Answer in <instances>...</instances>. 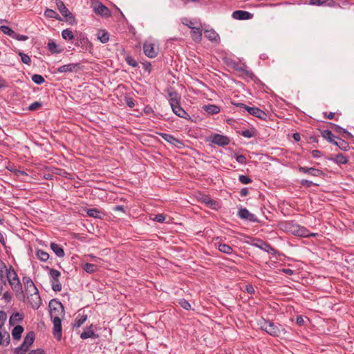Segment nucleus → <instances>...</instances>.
<instances>
[{
	"label": "nucleus",
	"instance_id": "nucleus-1",
	"mask_svg": "<svg viewBox=\"0 0 354 354\" xmlns=\"http://www.w3.org/2000/svg\"><path fill=\"white\" fill-rule=\"evenodd\" d=\"M259 325L263 330L273 337H279L282 333H286L285 328L281 324L270 320L262 319Z\"/></svg>",
	"mask_w": 354,
	"mask_h": 354
},
{
	"label": "nucleus",
	"instance_id": "nucleus-2",
	"mask_svg": "<svg viewBox=\"0 0 354 354\" xmlns=\"http://www.w3.org/2000/svg\"><path fill=\"white\" fill-rule=\"evenodd\" d=\"M74 44L81 48L80 52L82 53H91L93 50V45L88 39L86 34L80 31L75 33Z\"/></svg>",
	"mask_w": 354,
	"mask_h": 354
},
{
	"label": "nucleus",
	"instance_id": "nucleus-3",
	"mask_svg": "<svg viewBox=\"0 0 354 354\" xmlns=\"http://www.w3.org/2000/svg\"><path fill=\"white\" fill-rule=\"evenodd\" d=\"M232 104L237 107H239L241 109H243L245 111H247L249 114L259 118L263 120H266L268 115L267 113L261 110V109L256 107V106H249L243 103L238 102L234 103L232 102Z\"/></svg>",
	"mask_w": 354,
	"mask_h": 354
},
{
	"label": "nucleus",
	"instance_id": "nucleus-4",
	"mask_svg": "<svg viewBox=\"0 0 354 354\" xmlns=\"http://www.w3.org/2000/svg\"><path fill=\"white\" fill-rule=\"evenodd\" d=\"M50 315L52 319L57 318L62 319L64 316V308L62 304L56 300L52 299L49 302Z\"/></svg>",
	"mask_w": 354,
	"mask_h": 354
},
{
	"label": "nucleus",
	"instance_id": "nucleus-5",
	"mask_svg": "<svg viewBox=\"0 0 354 354\" xmlns=\"http://www.w3.org/2000/svg\"><path fill=\"white\" fill-rule=\"evenodd\" d=\"M55 3L57 9L68 24L75 25L77 24V21L75 15L65 6L64 2L62 0H56Z\"/></svg>",
	"mask_w": 354,
	"mask_h": 354
},
{
	"label": "nucleus",
	"instance_id": "nucleus-6",
	"mask_svg": "<svg viewBox=\"0 0 354 354\" xmlns=\"http://www.w3.org/2000/svg\"><path fill=\"white\" fill-rule=\"evenodd\" d=\"M7 278L12 289L19 292L22 290V286L15 270L10 267L7 273Z\"/></svg>",
	"mask_w": 354,
	"mask_h": 354
},
{
	"label": "nucleus",
	"instance_id": "nucleus-7",
	"mask_svg": "<svg viewBox=\"0 0 354 354\" xmlns=\"http://www.w3.org/2000/svg\"><path fill=\"white\" fill-rule=\"evenodd\" d=\"M207 141L218 145L219 147H225L230 144V138L227 136L213 133L207 138Z\"/></svg>",
	"mask_w": 354,
	"mask_h": 354
},
{
	"label": "nucleus",
	"instance_id": "nucleus-8",
	"mask_svg": "<svg viewBox=\"0 0 354 354\" xmlns=\"http://www.w3.org/2000/svg\"><path fill=\"white\" fill-rule=\"evenodd\" d=\"M35 339V333L29 332L25 337L22 344L15 349L16 354H24L26 353L29 346L32 344Z\"/></svg>",
	"mask_w": 354,
	"mask_h": 354
},
{
	"label": "nucleus",
	"instance_id": "nucleus-9",
	"mask_svg": "<svg viewBox=\"0 0 354 354\" xmlns=\"http://www.w3.org/2000/svg\"><path fill=\"white\" fill-rule=\"evenodd\" d=\"M92 6L95 14L104 17H109L111 16V11L109 9L98 0L92 1Z\"/></svg>",
	"mask_w": 354,
	"mask_h": 354
},
{
	"label": "nucleus",
	"instance_id": "nucleus-10",
	"mask_svg": "<svg viewBox=\"0 0 354 354\" xmlns=\"http://www.w3.org/2000/svg\"><path fill=\"white\" fill-rule=\"evenodd\" d=\"M165 92L167 94V100H169L170 106H174V104H178V102H180V96L178 93V92L172 87L167 88Z\"/></svg>",
	"mask_w": 354,
	"mask_h": 354
},
{
	"label": "nucleus",
	"instance_id": "nucleus-11",
	"mask_svg": "<svg viewBox=\"0 0 354 354\" xmlns=\"http://www.w3.org/2000/svg\"><path fill=\"white\" fill-rule=\"evenodd\" d=\"M84 211L89 217L104 220L106 216V214L104 211L97 208H85Z\"/></svg>",
	"mask_w": 354,
	"mask_h": 354
},
{
	"label": "nucleus",
	"instance_id": "nucleus-12",
	"mask_svg": "<svg viewBox=\"0 0 354 354\" xmlns=\"http://www.w3.org/2000/svg\"><path fill=\"white\" fill-rule=\"evenodd\" d=\"M238 216L240 218L251 222H259L256 216L250 213L245 207L240 208L238 211Z\"/></svg>",
	"mask_w": 354,
	"mask_h": 354
},
{
	"label": "nucleus",
	"instance_id": "nucleus-13",
	"mask_svg": "<svg viewBox=\"0 0 354 354\" xmlns=\"http://www.w3.org/2000/svg\"><path fill=\"white\" fill-rule=\"evenodd\" d=\"M298 171L303 174H306L312 176H324V173L322 170L315 168V167H306L299 166Z\"/></svg>",
	"mask_w": 354,
	"mask_h": 354
},
{
	"label": "nucleus",
	"instance_id": "nucleus-14",
	"mask_svg": "<svg viewBox=\"0 0 354 354\" xmlns=\"http://www.w3.org/2000/svg\"><path fill=\"white\" fill-rule=\"evenodd\" d=\"M328 124L335 133H341L344 139L349 140L353 138V134L346 129L333 122H329Z\"/></svg>",
	"mask_w": 354,
	"mask_h": 354
},
{
	"label": "nucleus",
	"instance_id": "nucleus-15",
	"mask_svg": "<svg viewBox=\"0 0 354 354\" xmlns=\"http://www.w3.org/2000/svg\"><path fill=\"white\" fill-rule=\"evenodd\" d=\"M82 66L80 63H71L59 66L57 71L58 73H72L76 71L78 69H81Z\"/></svg>",
	"mask_w": 354,
	"mask_h": 354
},
{
	"label": "nucleus",
	"instance_id": "nucleus-16",
	"mask_svg": "<svg viewBox=\"0 0 354 354\" xmlns=\"http://www.w3.org/2000/svg\"><path fill=\"white\" fill-rule=\"evenodd\" d=\"M172 111L178 117L186 119L191 120V117L187 113V112L180 106V102H178V104H174V106H171Z\"/></svg>",
	"mask_w": 354,
	"mask_h": 354
},
{
	"label": "nucleus",
	"instance_id": "nucleus-17",
	"mask_svg": "<svg viewBox=\"0 0 354 354\" xmlns=\"http://www.w3.org/2000/svg\"><path fill=\"white\" fill-rule=\"evenodd\" d=\"M232 18L237 20H248L253 17V14L245 10H235L232 14Z\"/></svg>",
	"mask_w": 354,
	"mask_h": 354
},
{
	"label": "nucleus",
	"instance_id": "nucleus-18",
	"mask_svg": "<svg viewBox=\"0 0 354 354\" xmlns=\"http://www.w3.org/2000/svg\"><path fill=\"white\" fill-rule=\"evenodd\" d=\"M28 298L31 306L33 308H39L41 304V300L39 295L38 290L37 291H33L32 293L30 294V297H28Z\"/></svg>",
	"mask_w": 354,
	"mask_h": 354
},
{
	"label": "nucleus",
	"instance_id": "nucleus-19",
	"mask_svg": "<svg viewBox=\"0 0 354 354\" xmlns=\"http://www.w3.org/2000/svg\"><path fill=\"white\" fill-rule=\"evenodd\" d=\"M143 51L145 55L149 57H156L158 53L155 49L154 44L151 43H145L143 45Z\"/></svg>",
	"mask_w": 354,
	"mask_h": 354
},
{
	"label": "nucleus",
	"instance_id": "nucleus-20",
	"mask_svg": "<svg viewBox=\"0 0 354 354\" xmlns=\"http://www.w3.org/2000/svg\"><path fill=\"white\" fill-rule=\"evenodd\" d=\"M61 319L59 318L53 319V335L57 340H60L62 336Z\"/></svg>",
	"mask_w": 354,
	"mask_h": 354
},
{
	"label": "nucleus",
	"instance_id": "nucleus-21",
	"mask_svg": "<svg viewBox=\"0 0 354 354\" xmlns=\"http://www.w3.org/2000/svg\"><path fill=\"white\" fill-rule=\"evenodd\" d=\"M332 144L344 151H348L351 149L348 142L339 136L335 138V142H332Z\"/></svg>",
	"mask_w": 354,
	"mask_h": 354
},
{
	"label": "nucleus",
	"instance_id": "nucleus-22",
	"mask_svg": "<svg viewBox=\"0 0 354 354\" xmlns=\"http://www.w3.org/2000/svg\"><path fill=\"white\" fill-rule=\"evenodd\" d=\"M47 48L52 54H59L64 51V48L57 45L52 39H48Z\"/></svg>",
	"mask_w": 354,
	"mask_h": 354
},
{
	"label": "nucleus",
	"instance_id": "nucleus-23",
	"mask_svg": "<svg viewBox=\"0 0 354 354\" xmlns=\"http://www.w3.org/2000/svg\"><path fill=\"white\" fill-rule=\"evenodd\" d=\"M201 201L213 209H218L220 207L218 203L207 195H203Z\"/></svg>",
	"mask_w": 354,
	"mask_h": 354
},
{
	"label": "nucleus",
	"instance_id": "nucleus-24",
	"mask_svg": "<svg viewBox=\"0 0 354 354\" xmlns=\"http://www.w3.org/2000/svg\"><path fill=\"white\" fill-rule=\"evenodd\" d=\"M327 159L337 165H346L348 162V158L343 155L342 153H338L335 155L334 157H328L327 158Z\"/></svg>",
	"mask_w": 354,
	"mask_h": 354
},
{
	"label": "nucleus",
	"instance_id": "nucleus-25",
	"mask_svg": "<svg viewBox=\"0 0 354 354\" xmlns=\"http://www.w3.org/2000/svg\"><path fill=\"white\" fill-rule=\"evenodd\" d=\"M317 235H318L317 233L310 232L306 227L301 225H299L296 232V236L301 237L316 236Z\"/></svg>",
	"mask_w": 354,
	"mask_h": 354
},
{
	"label": "nucleus",
	"instance_id": "nucleus-26",
	"mask_svg": "<svg viewBox=\"0 0 354 354\" xmlns=\"http://www.w3.org/2000/svg\"><path fill=\"white\" fill-rule=\"evenodd\" d=\"M96 37L102 44H106L109 41L110 35L107 30L100 29L97 32Z\"/></svg>",
	"mask_w": 354,
	"mask_h": 354
},
{
	"label": "nucleus",
	"instance_id": "nucleus-27",
	"mask_svg": "<svg viewBox=\"0 0 354 354\" xmlns=\"http://www.w3.org/2000/svg\"><path fill=\"white\" fill-rule=\"evenodd\" d=\"M202 109L209 115L217 114L221 111V108L216 104H206L203 106Z\"/></svg>",
	"mask_w": 354,
	"mask_h": 354
},
{
	"label": "nucleus",
	"instance_id": "nucleus-28",
	"mask_svg": "<svg viewBox=\"0 0 354 354\" xmlns=\"http://www.w3.org/2000/svg\"><path fill=\"white\" fill-rule=\"evenodd\" d=\"M49 171H51L52 174L60 176L62 177L66 178H71L70 176L71 174L67 172L65 169L55 167H51L49 168Z\"/></svg>",
	"mask_w": 354,
	"mask_h": 354
},
{
	"label": "nucleus",
	"instance_id": "nucleus-29",
	"mask_svg": "<svg viewBox=\"0 0 354 354\" xmlns=\"http://www.w3.org/2000/svg\"><path fill=\"white\" fill-rule=\"evenodd\" d=\"M320 131L321 136L326 140L328 142H335V138L336 137L329 129H318Z\"/></svg>",
	"mask_w": 354,
	"mask_h": 354
},
{
	"label": "nucleus",
	"instance_id": "nucleus-30",
	"mask_svg": "<svg viewBox=\"0 0 354 354\" xmlns=\"http://www.w3.org/2000/svg\"><path fill=\"white\" fill-rule=\"evenodd\" d=\"M205 37L211 41H219L220 37L218 34L213 29L206 30L205 31Z\"/></svg>",
	"mask_w": 354,
	"mask_h": 354
},
{
	"label": "nucleus",
	"instance_id": "nucleus-31",
	"mask_svg": "<svg viewBox=\"0 0 354 354\" xmlns=\"http://www.w3.org/2000/svg\"><path fill=\"white\" fill-rule=\"evenodd\" d=\"M223 61L226 65L232 68L234 70H235L236 71H242L241 69V66H240L239 64L237 62H236L235 60H234L231 58L224 57L223 59Z\"/></svg>",
	"mask_w": 354,
	"mask_h": 354
},
{
	"label": "nucleus",
	"instance_id": "nucleus-32",
	"mask_svg": "<svg viewBox=\"0 0 354 354\" xmlns=\"http://www.w3.org/2000/svg\"><path fill=\"white\" fill-rule=\"evenodd\" d=\"M191 36L194 41H200L202 39V31L200 28L190 27Z\"/></svg>",
	"mask_w": 354,
	"mask_h": 354
},
{
	"label": "nucleus",
	"instance_id": "nucleus-33",
	"mask_svg": "<svg viewBox=\"0 0 354 354\" xmlns=\"http://www.w3.org/2000/svg\"><path fill=\"white\" fill-rule=\"evenodd\" d=\"M238 133L239 134L247 138H251L255 137L257 135V131L254 127H252L250 129H245L241 131H238Z\"/></svg>",
	"mask_w": 354,
	"mask_h": 354
},
{
	"label": "nucleus",
	"instance_id": "nucleus-34",
	"mask_svg": "<svg viewBox=\"0 0 354 354\" xmlns=\"http://www.w3.org/2000/svg\"><path fill=\"white\" fill-rule=\"evenodd\" d=\"M299 225L292 221L286 222L284 225V227L286 231L296 236L297 230H298Z\"/></svg>",
	"mask_w": 354,
	"mask_h": 354
},
{
	"label": "nucleus",
	"instance_id": "nucleus-35",
	"mask_svg": "<svg viewBox=\"0 0 354 354\" xmlns=\"http://www.w3.org/2000/svg\"><path fill=\"white\" fill-rule=\"evenodd\" d=\"M92 326L90 327H88L84 332H82L80 335V337L83 339L89 338V337H93V338H98L99 335L97 334H95L94 331L91 329Z\"/></svg>",
	"mask_w": 354,
	"mask_h": 354
},
{
	"label": "nucleus",
	"instance_id": "nucleus-36",
	"mask_svg": "<svg viewBox=\"0 0 354 354\" xmlns=\"http://www.w3.org/2000/svg\"><path fill=\"white\" fill-rule=\"evenodd\" d=\"M62 37L64 40L72 41L75 39V34L69 28H66L62 32Z\"/></svg>",
	"mask_w": 354,
	"mask_h": 354
},
{
	"label": "nucleus",
	"instance_id": "nucleus-37",
	"mask_svg": "<svg viewBox=\"0 0 354 354\" xmlns=\"http://www.w3.org/2000/svg\"><path fill=\"white\" fill-rule=\"evenodd\" d=\"M24 283L27 291L32 292L33 291L37 290V288L35 286L33 281L30 278H24Z\"/></svg>",
	"mask_w": 354,
	"mask_h": 354
},
{
	"label": "nucleus",
	"instance_id": "nucleus-38",
	"mask_svg": "<svg viewBox=\"0 0 354 354\" xmlns=\"http://www.w3.org/2000/svg\"><path fill=\"white\" fill-rule=\"evenodd\" d=\"M22 319L23 315L19 313H15L10 316L9 322L10 325L14 326L17 323L21 322Z\"/></svg>",
	"mask_w": 354,
	"mask_h": 354
},
{
	"label": "nucleus",
	"instance_id": "nucleus-39",
	"mask_svg": "<svg viewBox=\"0 0 354 354\" xmlns=\"http://www.w3.org/2000/svg\"><path fill=\"white\" fill-rule=\"evenodd\" d=\"M44 16L46 17L50 18V19H56L59 21L62 20V19L59 17V15H58V13L56 11H55L54 10H52L50 8L46 9V10L44 11Z\"/></svg>",
	"mask_w": 354,
	"mask_h": 354
},
{
	"label": "nucleus",
	"instance_id": "nucleus-40",
	"mask_svg": "<svg viewBox=\"0 0 354 354\" xmlns=\"http://www.w3.org/2000/svg\"><path fill=\"white\" fill-rule=\"evenodd\" d=\"M86 319H87L86 315H80L79 314L74 321V323L73 324V327H75V328L80 327L86 322Z\"/></svg>",
	"mask_w": 354,
	"mask_h": 354
},
{
	"label": "nucleus",
	"instance_id": "nucleus-41",
	"mask_svg": "<svg viewBox=\"0 0 354 354\" xmlns=\"http://www.w3.org/2000/svg\"><path fill=\"white\" fill-rule=\"evenodd\" d=\"M24 331V328L21 326L17 325L14 327L12 331V335L13 339H19L21 337V334Z\"/></svg>",
	"mask_w": 354,
	"mask_h": 354
},
{
	"label": "nucleus",
	"instance_id": "nucleus-42",
	"mask_svg": "<svg viewBox=\"0 0 354 354\" xmlns=\"http://www.w3.org/2000/svg\"><path fill=\"white\" fill-rule=\"evenodd\" d=\"M10 342V335L8 333L0 330V345H8Z\"/></svg>",
	"mask_w": 354,
	"mask_h": 354
},
{
	"label": "nucleus",
	"instance_id": "nucleus-43",
	"mask_svg": "<svg viewBox=\"0 0 354 354\" xmlns=\"http://www.w3.org/2000/svg\"><path fill=\"white\" fill-rule=\"evenodd\" d=\"M156 133L161 136L166 142H167L170 145L174 144V142L176 138L174 136L166 133L156 132Z\"/></svg>",
	"mask_w": 354,
	"mask_h": 354
},
{
	"label": "nucleus",
	"instance_id": "nucleus-44",
	"mask_svg": "<svg viewBox=\"0 0 354 354\" xmlns=\"http://www.w3.org/2000/svg\"><path fill=\"white\" fill-rule=\"evenodd\" d=\"M51 249L59 257H63L64 256V252L60 245H50Z\"/></svg>",
	"mask_w": 354,
	"mask_h": 354
},
{
	"label": "nucleus",
	"instance_id": "nucleus-45",
	"mask_svg": "<svg viewBox=\"0 0 354 354\" xmlns=\"http://www.w3.org/2000/svg\"><path fill=\"white\" fill-rule=\"evenodd\" d=\"M31 79H32V81L37 85H41L45 82L44 77L42 75H39V74L32 75L31 77Z\"/></svg>",
	"mask_w": 354,
	"mask_h": 354
},
{
	"label": "nucleus",
	"instance_id": "nucleus-46",
	"mask_svg": "<svg viewBox=\"0 0 354 354\" xmlns=\"http://www.w3.org/2000/svg\"><path fill=\"white\" fill-rule=\"evenodd\" d=\"M83 270L88 273H93L97 270V266L94 264L86 263L82 266Z\"/></svg>",
	"mask_w": 354,
	"mask_h": 354
},
{
	"label": "nucleus",
	"instance_id": "nucleus-47",
	"mask_svg": "<svg viewBox=\"0 0 354 354\" xmlns=\"http://www.w3.org/2000/svg\"><path fill=\"white\" fill-rule=\"evenodd\" d=\"M256 246L259 247L261 250L269 253L274 254L276 253V250L271 247V245H255Z\"/></svg>",
	"mask_w": 354,
	"mask_h": 354
},
{
	"label": "nucleus",
	"instance_id": "nucleus-48",
	"mask_svg": "<svg viewBox=\"0 0 354 354\" xmlns=\"http://www.w3.org/2000/svg\"><path fill=\"white\" fill-rule=\"evenodd\" d=\"M50 284L52 289L55 292H59L62 290V284L59 279L50 280Z\"/></svg>",
	"mask_w": 354,
	"mask_h": 354
},
{
	"label": "nucleus",
	"instance_id": "nucleus-49",
	"mask_svg": "<svg viewBox=\"0 0 354 354\" xmlns=\"http://www.w3.org/2000/svg\"><path fill=\"white\" fill-rule=\"evenodd\" d=\"M18 55L20 56L21 61L24 64H28V65L30 64L31 59H30V56L28 54L24 53L21 52V51H19Z\"/></svg>",
	"mask_w": 354,
	"mask_h": 354
},
{
	"label": "nucleus",
	"instance_id": "nucleus-50",
	"mask_svg": "<svg viewBox=\"0 0 354 354\" xmlns=\"http://www.w3.org/2000/svg\"><path fill=\"white\" fill-rule=\"evenodd\" d=\"M0 30L5 35L12 38L15 31L8 26H1Z\"/></svg>",
	"mask_w": 354,
	"mask_h": 354
},
{
	"label": "nucleus",
	"instance_id": "nucleus-51",
	"mask_svg": "<svg viewBox=\"0 0 354 354\" xmlns=\"http://www.w3.org/2000/svg\"><path fill=\"white\" fill-rule=\"evenodd\" d=\"M218 249L219 251L225 254H231L233 251L230 245H218Z\"/></svg>",
	"mask_w": 354,
	"mask_h": 354
},
{
	"label": "nucleus",
	"instance_id": "nucleus-52",
	"mask_svg": "<svg viewBox=\"0 0 354 354\" xmlns=\"http://www.w3.org/2000/svg\"><path fill=\"white\" fill-rule=\"evenodd\" d=\"M126 62L132 67H138V62L131 55H127L125 56Z\"/></svg>",
	"mask_w": 354,
	"mask_h": 354
},
{
	"label": "nucleus",
	"instance_id": "nucleus-53",
	"mask_svg": "<svg viewBox=\"0 0 354 354\" xmlns=\"http://www.w3.org/2000/svg\"><path fill=\"white\" fill-rule=\"evenodd\" d=\"M49 275L50 277V280L59 279L61 276V272L55 269H50Z\"/></svg>",
	"mask_w": 354,
	"mask_h": 354
},
{
	"label": "nucleus",
	"instance_id": "nucleus-54",
	"mask_svg": "<svg viewBox=\"0 0 354 354\" xmlns=\"http://www.w3.org/2000/svg\"><path fill=\"white\" fill-rule=\"evenodd\" d=\"M37 255L38 258L42 261H46L49 258V254L41 250H39L37 251Z\"/></svg>",
	"mask_w": 354,
	"mask_h": 354
},
{
	"label": "nucleus",
	"instance_id": "nucleus-55",
	"mask_svg": "<svg viewBox=\"0 0 354 354\" xmlns=\"http://www.w3.org/2000/svg\"><path fill=\"white\" fill-rule=\"evenodd\" d=\"M239 180L243 185H248L252 182V180L249 176L243 174L239 176Z\"/></svg>",
	"mask_w": 354,
	"mask_h": 354
},
{
	"label": "nucleus",
	"instance_id": "nucleus-56",
	"mask_svg": "<svg viewBox=\"0 0 354 354\" xmlns=\"http://www.w3.org/2000/svg\"><path fill=\"white\" fill-rule=\"evenodd\" d=\"M241 69L242 71H239L245 74L250 80H252L254 77V76H255L254 73L250 70H247L245 66H241Z\"/></svg>",
	"mask_w": 354,
	"mask_h": 354
},
{
	"label": "nucleus",
	"instance_id": "nucleus-57",
	"mask_svg": "<svg viewBox=\"0 0 354 354\" xmlns=\"http://www.w3.org/2000/svg\"><path fill=\"white\" fill-rule=\"evenodd\" d=\"M41 106H42L41 102L35 101L29 105L28 110L30 111H36L38 109H39L40 107H41Z\"/></svg>",
	"mask_w": 354,
	"mask_h": 354
},
{
	"label": "nucleus",
	"instance_id": "nucleus-58",
	"mask_svg": "<svg viewBox=\"0 0 354 354\" xmlns=\"http://www.w3.org/2000/svg\"><path fill=\"white\" fill-rule=\"evenodd\" d=\"M166 219H167V216L163 214H156V215H155V216L153 218V221H155L158 223H165Z\"/></svg>",
	"mask_w": 354,
	"mask_h": 354
},
{
	"label": "nucleus",
	"instance_id": "nucleus-59",
	"mask_svg": "<svg viewBox=\"0 0 354 354\" xmlns=\"http://www.w3.org/2000/svg\"><path fill=\"white\" fill-rule=\"evenodd\" d=\"M326 7H340V5L337 3L335 0H324V6Z\"/></svg>",
	"mask_w": 354,
	"mask_h": 354
},
{
	"label": "nucleus",
	"instance_id": "nucleus-60",
	"mask_svg": "<svg viewBox=\"0 0 354 354\" xmlns=\"http://www.w3.org/2000/svg\"><path fill=\"white\" fill-rule=\"evenodd\" d=\"M124 100L130 108H133L136 105V101L131 97L124 96Z\"/></svg>",
	"mask_w": 354,
	"mask_h": 354
},
{
	"label": "nucleus",
	"instance_id": "nucleus-61",
	"mask_svg": "<svg viewBox=\"0 0 354 354\" xmlns=\"http://www.w3.org/2000/svg\"><path fill=\"white\" fill-rule=\"evenodd\" d=\"M178 304L182 308H183L185 310H189L191 308L190 304L188 302V301H187L185 299H179Z\"/></svg>",
	"mask_w": 354,
	"mask_h": 354
},
{
	"label": "nucleus",
	"instance_id": "nucleus-62",
	"mask_svg": "<svg viewBox=\"0 0 354 354\" xmlns=\"http://www.w3.org/2000/svg\"><path fill=\"white\" fill-rule=\"evenodd\" d=\"M300 183L302 186H304L306 187H310L311 186H318L319 185L317 183H314L311 180H308L306 179H302L300 181Z\"/></svg>",
	"mask_w": 354,
	"mask_h": 354
},
{
	"label": "nucleus",
	"instance_id": "nucleus-63",
	"mask_svg": "<svg viewBox=\"0 0 354 354\" xmlns=\"http://www.w3.org/2000/svg\"><path fill=\"white\" fill-rule=\"evenodd\" d=\"M12 38L17 41H26L28 39V37L27 35H20L15 31L14 35Z\"/></svg>",
	"mask_w": 354,
	"mask_h": 354
},
{
	"label": "nucleus",
	"instance_id": "nucleus-64",
	"mask_svg": "<svg viewBox=\"0 0 354 354\" xmlns=\"http://www.w3.org/2000/svg\"><path fill=\"white\" fill-rule=\"evenodd\" d=\"M236 160L242 165L246 164L247 159L244 155H235Z\"/></svg>",
	"mask_w": 354,
	"mask_h": 354
}]
</instances>
